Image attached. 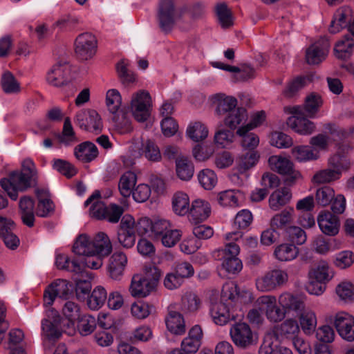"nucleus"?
I'll return each instance as SVG.
<instances>
[{
    "label": "nucleus",
    "instance_id": "obj_55",
    "mask_svg": "<svg viewBox=\"0 0 354 354\" xmlns=\"http://www.w3.org/2000/svg\"><path fill=\"white\" fill-rule=\"evenodd\" d=\"M293 209H284L274 215L270 220V225L274 229H283L292 221Z\"/></svg>",
    "mask_w": 354,
    "mask_h": 354
},
{
    "label": "nucleus",
    "instance_id": "obj_5",
    "mask_svg": "<svg viewBox=\"0 0 354 354\" xmlns=\"http://www.w3.org/2000/svg\"><path fill=\"white\" fill-rule=\"evenodd\" d=\"M35 181L36 179L24 172L12 171L8 178H3L0 181V185L9 197L15 201L18 198L19 192L26 190Z\"/></svg>",
    "mask_w": 354,
    "mask_h": 354
},
{
    "label": "nucleus",
    "instance_id": "obj_20",
    "mask_svg": "<svg viewBox=\"0 0 354 354\" xmlns=\"http://www.w3.org/2000/svg\"><path fill=\"white\" fill-rule=\"evenodd\" d=\"M317 224L321 232L327 235L333 236L339 231L340 222L339 218L329 211H322L317 216Z\"/></svg>",
    "mask_w": 354,
    "mask_h": 354
},
{
    "label": "nucleus",
    "instance_id": "obj_36",
    "mask_svg": "<svg viewBox=\"0 0 354 354\" xmlns=\"http://www.w3.org/2000/svg\"><path fill=\"white\" fill-rule=\"evenodd\" d=\"M291 197L292 194L289 188L282 187L277 189L270 196V207L272 210L277 211L281 207L288 203Z\"/></svg>",
    "mask_w": 354,
    "mask_h": 354
},
{
    "label": "nucleus",
    "instance_id": "obj_45",
    "mask_svg": "<svg viewBox=\"0 0 354 354\" xmlns=\"http://www.w3.org/2000/svg\"><path fill=\"white\" fill-rule=\"evenodd\" d=\"M341 177L338 170H334L330 167L317 171L312 178V182L315 184L330 183L339 179Z\"/></svg>",
    "mask_w": 354,
    "mask_h": 354
},
{
    "label": "nucleus",
    "instance_id": "obj_12",
    "mask_svg": "<svg viewBox=\"0 0 354 354\" xmlns=\"http://www.w3.org/2000/svg\"><path fill=\"white\" fill-rule=\"evenodd\" d=\"M346 27L354 36V13L348 6L341 7L335 12L328 30L332 34H336Z\"/></svg>",
    "mask_w": 354,
    "mask_h": 354
},
{
    "label": "nucleus",
    "instance_id": "obj_8",
    "mask_svg": "<svg viewBox=\"0 0 354 354\" xmlns=\"http://www.w3.org/2000/svg\"><path fill=\"white\" fill-rule=\"evenodd\" d=\"M151 99L148 91L140 90L133 94L131 100V111L135 119L144 122L150 115Z\"/></svg>",
    "mask_w": 354,
    "mask_h": 354
},
{
    "label": "nucleus",
    "instance_id": "obj_39",
    "mask_svg": "<svg viewBox=\"0 0 354 354\" xmlns=\"http://www.w3.org/2000/svg\"><path fill=\"white\" fill-rule=\"evenodd\" d=\"M353 47V39L350 35H346L335 44L334 48L335 55L339 59H346L351 55Z\"/></svg>",
    "mask_w": 354,
    "mask_h": 354
},
{
    "label": "nucleus",
    "instance_id": "obj_58",
    "mask_svg": "<svg viewBox=\"0 0 354 354\" xmlns=\"http://www.w3.org/2000/svg\"><path fill=\"white\" fill-rule=\"evenodd\" d=\"M233 130L220 129L215 133L214 142L217 146L221 148L230 147L234 142V133Z\"/></svg>",
    "mask_w": 354,
    "mask_h": 354
},
{
    "label": "nucleus",
    "instance_id": "obj_49",
    "mask_svg": "<svg viewBox=\"0 0 354 354\" xmlns=\"http://www.w3.org/2000/svg\"><path fill=\"white\" fill-rule=\"evenodd\" d=\"M112 122L115 130L120 134L128 133L132 130L131 120L123 111L113 115Z\"/></svg>",
    "mask_w": 354,
    "mask_h": 354
},
{
    "label": "nucleus",
    "instance_id": "obj_38",
    "mask_svg": "<svg viewBox=\"0 0 354 354\" xmlns=\"http://www.w3.org/2000/svg\"><path fill=\"white\" fill-rule=\"evenodd\" d=\"M278 301L283 310H304L306 308L304 298L288 292L281 294Z\"/></svg>",
    "mask_w": 354,
    "mask_h": 354
},
{
    "label": "nucleus",
    "instance_id": "obj_13",
    "mask_svg": "<svg viewBox=\"0 0 354 354\" xmlns=\"http://www.w3.org/2000/svg\"><path fill=\"white\" fill-rule=\"evenodd\" d=\"M71 78V66L66 61H59L47 71L46 80L48 84L60 87L68 84Z\"/></svg>",
    "mask_w": 354,
    "mask_h": 354
},
{
    "label": "nucleus",
    "instance_id": "obj_64",
    "mask_svg": "<svg viewBox=\"0 0 354 354\" xmlns=\"http://www.w3.org/2000/svg\"><path fill=\"white\" fill-rule=\"evenodd\" d=\"M270 145L279 149L288 148L293 144L292 139L283 132H274L270 135Z\"/></svg>",
    "mask_w": 354,
    "mask_h": 354
},
{
    "label": "nucleus",
    "instance_id": "obj_34",
    "mask_svg": "<svg viewBox=\"0 0 354 354\" xmlns=\"http://www.w3.org/2000/svg\"><path fill=\"white\" fill-rule=\"evenodd\" d=\"M167 329L173 334L183 335L185 332V320L178 311H169L165 319Z\"/></svg>",
    "mask_w": 354,
    "mask_h": 354
},
{
    "label": "nucleus",
    "instance_id": "obj_27",
    "mask_svg": "<svg viewBox=\"0 0 354 354\" xmlns=\"http://www.w3.org/2000/svg\"><path fill=\"white\" fill-rule=\"evenodd\" d=\"M260 159V154L254 150H250L238 156L236 169L240 174H245L254 168Z\"/></svg>",
    "mask_w": 354,
    "mask_h": 354
},
{
    "label": "nucleus",
    "instance_id": "obj_63",
    "mask_svg": "<svg viewBox=\"0 0 354 354\" xmlns=\"http://www.w3.org/2000/svg\"><path fill=\"white\" fill-rule=\"evenodd\" d=\"M354 263V253L344 250L335 254L334 264L340 269H346Z\"/></svg>",
    "mask_w": 354,
    "mask_h": 354
},
{
    "label": "nucleus",
    "instance_id": "obj_44",
    "mask_svg": "<svg viewBox=\"0 0 354 354\" xmlns=\"http://www.w3.org/2000/svg\"><path fill=\"white\" fill-rule=\"evenodd\" d=\"M215 13L218 23L223 28H228L233 25L232 12L225 3H218L215 6Z\"/></svg>",
    "mask_w": 354,
    "mask_h": 354
},
{
    "label": "nucleus",
    "instance_id": "obj_62",
    "mask_svg": "<svg viewBox=\"0 0 354 354\" xmlns=\"http://www.w3.org/2000/svg\"><path fill=\"white\" fill-rule=\"evenodd\" d=\"M78 141L73 131L69 118L64 120L63 131L60 136V142L65 145H71Z\"/></svg>",
    "mask_w": 354,
    "mask_h": 354
},
{
    "label": "nucleus",
    "instance_id": "obj_52",
    "mask_svg": "<svg viewBox=\"0 0 354 354\" xmlns=\"http://www.w3.org/2000/svg\"><path fill=\"white\" fill-rule=\"evenodd\" d=\"M312 81L311 76H299L292 80L284 91V95L288 97L294 96L300 89Z\"/></svg>",
    "mask_w": 354,
    "mask_h": 354
},
{
    "label": "nucleus",
    "instance_id": "obj_41",
    "mask_svg": "<svg viewBox=\"0 0 354 354\" xmlns=\"http://www.w3.org/2000/svg\"><path fill=\"white\" fill-rule=\"evenodd\" d=\"M243 194L236 189H228L218 194V202L222 206L235 207L240 205Z\"/></svg>",
    "mask_w": 354,
    "mask_h": 354
},
{
    "label": "nucleus",
    "instance_id": "obj_15",
    "mask_svg": "<svg viewBox=\"0 0 354 354\" xmlns=\"http://www.w3.org/2000/svg\"><path fill=\"white\" fill-rule=\"evenodd\" d=\"M75 122L87 131L98 133L102 129L99 114L94 110H80L75 115Z\"/></svg>",
    "mask_w": 354,
    "mask_h": 354
},
{
    "label": "nucleus",
    "instance_id": "obj_29",
    "mask_svg": "<svg viewBox=\"0 0 354 354\" xmlns=\"http://www.w3.org/2000/svg\"><path fill=\"white\" fill-rule=\"evenodd\" d=\"M74 155L82 162H90L97 157L98 149L95 144L86 141L75 147Z\"/></svg>",
    "mask_w": 354,
    "mask_h": 354
},
{
    "label": "nucleus",
    "instance_id": "obj_32",
    "mask_svg": "<svg viewBox=\"0 0 354 354\" xmlns=\"http://www.w3.org/2000/svg\"><path fill=\"white\" fill-rule=\"evenodd\" d=\"M100 197V192L95 191L84 202V205L88 206L93 203L89 211L91 216L97 219H104L107 206L103 202L98 201Z\"/></svg>",
    "mask_w": 354,
    "mask_h": 354
},
{
    "label": "nucleus",
    "instance_id": "obj_10",
    "mask_svg": "<svg viewBox=\"0 0 354 354\" xmlns=\"http://www.w3.org/2000/svg\"><path fill=\"white\" fill-rule=\"evenodd\" d=\"M97 40L91 32L80 34L75 41V52L77 56L82 60L92 58L96 53Z\"/></svg>",
    "mask_w": 354,
    "mask_h": 354
},
{
    "label": "nucleus",
    "instance_id": "obj_3",
    "mask_svg": "<svg viewBox=\"0 0 354 354\" xmlns=\"http://www.w3.org/2000/svg\"><path fill=\"white\" fill-rule=\"evenodd\" d=\"M73 311H48L41 320L42 335L49 341L59 339L63 330L74 326Z\"/></svg>",
    "mask_w": 354,
    "mask_h": 354
},
{
    "label": "nucleus",
    "instance_id": "obj_50",
    "mask_svg": "<svg viewBox=\"0 0 354 354\" xmlns=\"http://www.w3.org/2000/svg\"><path fill=\"white\" fill-rule=\"evenodd\" d=\"M106 104L109 111L112 115L122 111L121 110L122 97L117 89L112 88L107 91L106 95Z\"/></svg>",
    "mask_w": 354,
    "mask_h": 354
},
{
    "label": "nucleus",
    "instance_id": "obj_19",
    "mask_svg": "<svg viewBox=\"0 0 354 354\" xmlns=\"http://www.w3.org/2000/svg\"><path fill=\"white\" fill-rule=\"evenodd\" d=\"M128 258L125 252L121 250L115 251L109 257L107 272L113 280H120L127 266Z\"/></svg>",
    "mask_w": 354,
    "mask_h": 354
},
{
    "label": "nucleus",
    "instance_id": "obj_33",
    "mask_svg": "<svg viewBox=\"0 0 354 354\" xmlns=\"http://www.w3.org/2000/svg\"><path fill=\"white\" fill-rule=\"evenodd\" d=\"M292 155L299 162L317 160L321 157V154L309 145H299L293 147Z\"/></svg>",
    "mask_w": 354,
    "mask_h": 354
},
{
    "label": "nucleus",
    "instance_id": "obj_47",
    "mask_svg": "<svg viewBox=\"0 0 354 354\" xmlns=\"http://www.w3.org/2000/svg\"><path fill=\"white\" fill-rule=\"evenodd\" d=\"M107 293L104 288L97 286L87 298L86 303L90 310H99L104 304Z\"/></svg>",
    "mask_w": 354,
    "mask_h": 354
},
{
    "label": "nucleus",
    "instance_id": "obj_53",
    "mask_svg": "<svg viewBox=\"0 0 354 354\" xmlns=\"http://www.w3.org/2000/svg\"><path fill=\"white\" fill-rule=\"evenodd\" d=\"M328 167L334 170H338L342 176V171L347 170L350 167L349 160L342 154L337 152L329 156L327 160Z\"/></svg>",
    "mask_w": 354,
    "mask_h": 354
},
{
    "label": "nucleus",
    "instance_id": "obj_1",
    "mask_svg": "<svg viewBox=\"0 0 354 354\" xmlns=\"http://www.w3.org/2000/svg\"><path fill=\"white\" fill-rule=\"evenodd\" d=\"M57 297L66 301L63 310H80L84 304L79 296H73V285L65 279H56L46 288L44 306L46 308L51 306Z\"/></svg>",
    "mask_w": 354,
    "mask_h": 354
},
{
    "label": "nucleus",
    "instance_id": "obj_16",
    "mask_svg": "<svg viewBox=\"0 0 354 354\" xmlns=\"http://www.w3.org/2000/svg\"><path fill=\"white\" fill-rule=\"evenodd\" d=\"M330 42L326 37L312 44L306 51V62L309 64H318L323 62L328 55Z\"/></svg>",
    "mask_w": 354,
    "mask_h": 354
},
{
    "label": "nucleus",
    "instance_id": "obj_30",
    "mask_svg": "<svg viewBox=\"0 0 354 354\" xmlns=\"http://www.w3.org/2000/svg\"><path fill=\"white\" fill-rule=\"evenodd\" d=\"M80 311H73L74 323L77 322V328L82 336L91 334L96 328L95 318L88 314L80 315Z\"/></svg>",
    "mask_w": 354,
    "mask_h": 354
},
{
    "label": "nucleus",
    "instance_id": "obj_46",
    "mask_svg": "<svg viewBox=\"0 0 354 354\" xmlns=\"http://www.w3.org/2000/svg\"><path fill=\"white\" fill-rule=\"evenodd\" d=\"M339 300L345 304L354 302V283L349 281L340 282L335 288Z\"/></svg>",
    "mask_w": 354,
    "mask_h": 354
},
{
    "label": "nucleus",
    "instance_id": "obj_24",
    "mask_svg": "<svg viewBox=\"0 0 354 354\" xmlns=\"http://www.w3.org/2000/svg\"><path fill=\"white\" fill-rule=\"evenodd\" d=\"M13 221L0 216V236L6 247L10 250H15L20 243L19 239L13 232Z\"/></svg>",
    "mask_w": 354,
    "mask_h": 354
},
{
    "label": "nucleus",
    "instance_id": "obj_26",
    "mask_svg": "<svg viewBox=\"0 0 354 354\" xmlns=\"http://www.w3.org/2000/svg\"><path fill=\"white\" fill-rule=\"evenodd\" d=\"M248 112L243 107H236L234 110L225 115L224 124L231 130H237L245 126L248 120Z\"/></svg>",
    "mask_w": 354,
    "mask_h": 354
},
{
    "label": "nucleus",
    "instance_id": "obj_25",
    "mask_svg": "<svg viewBox=\"0 0 354 354\" xmlns=\"http://www.w3.org/2000/svg\"><path fill=\"white\" fill-rule=\"evenodd\" d=\"M155 287L153 283L145 279L141 274H136L132 278L129 291L134 297H145Z\"/></svg>",
    "mask_w": 354,
    "mask_h": 354
},
{
    "label": "nucleus",
    "instance_id": "obj_31",
    "mask_svg": "<svg viewBox=\"0 0 354 354\" xmlns=\"http://www.w3.org/2000/svg\"><path fill=\"white\" fill-rule=\"evenodd\" d=\"M186 136L195 142L206 139L209 134L207 126L201 121L190 122L186 129Z\"/></svg>",
    "mask_w": 354,
    "mask_h": 354
},
{
    "label": "nucleus",
    "instance_id": "obj_17",
    "mask_svg": "<svg viewBox=\"0 0 354 354\" xmlns=\"http://www.w3.org/2000/svg\"><path fill=\"white\" fill-rule=\"evenodd\" d=\"M342 338L347 342L354 341V317L348 314H338L330 319Z\"/></svg>",
    "mask_w": 354,
    "mask_h": 354
},
{
    "label": "nucleus",
    "instance_id": "obj_48",
    "mask_svg": "<svg viewBox=\"0 0 354 354\" xmlns=\"http://www.w3.org/2000/svg\"><path fill=\"white\" fill-rule=\"evenodd\" d=\"M299 320L303 332L309 335L315 330L317 326V318L313 311H301Z\"/></svg>",
    "mask_w": 354,
    "mask_h": 354
},
{
    "label": "nucleus",
    "instance_id": "obj_40",
    "mask_svg": "<svg viewBox=\"0 0 354 354\" xmlns=\"http://www.w3.org/2000/svg\"><path fill=\"white\" fill-rule=\"evenodd\" d=\"M176 171L178 177L182 180H189L194 175V165L187 158L184 156L176 159Z\"/></svg>",
    "mask_w": 354,
    "mask_h": 354
},
{
    "label": "nucleus",
    "instance_id": "obj_18",
    "mask_svg": "<svg viewBox=\"0 0 354 354\" xmlns=\"http://www.w3.org/2000/svg\"><path fill=\"white\" fill-rule=\"evenodd\" d=\"M159 26L164 32L170 31L176 20V12L173 0H160L158 12Z\"/></svg>",
    "mask_w": 354,
    "mask_h": 354
},
{
    "label": "nucleus",
    "instance_id": "obj_51",
    "mask_svg": "<svg viewBox=\"0 0 354 354\" xmlns=\"http://www.w3.org/2000/svg\"><path fill=\"white\" fill-rule=\"evenodd\" d=\"M200 185L206 190H212L218 183L216 174L210 169H204L197 175Z\"/></svg>",
    "mask_w": 354,
    "mask_h": 354
},
{
    "label": "nucleus",
    "instance_id": "obj_2",
    "mask_svg": "<svg viewBox=\"0 0 354 354\" xmlns=\"http://www.w3.org/2000/svg\"><path fill=\"white\" fill-rule=\"evenodd\" d=\"M73 251L77 255H109L112 251V243L107 234L99 232L93 237L86 234H80L75 240Z\"/></svg>",
    "mask_w": 354,
    "mask_h": 354
},
{
    "label": "nucleus",
    "instance_id": "obj_54",
    "mask_svg": "<svg viewBox=\"0 0 354 354\" xmlns=\"http://www.w3.org/2000/svg\"><path fill=\"white\" fill-rule=\"evenodd\" d=\"M1 86L6 93L15 94L20 91L19 83L10 72H6L1 77Z\"/></svg>",
    "mask_w": 354,
    "mask_h": 354
},
{
    "label": "nucleus",
    "instance_id": "obj_21",
    "mask_svg": "<svg viewBox=\"0 0 354 354\" xmlns=\"http://www.w3.org/2000/svg\"><path fill=\"white\" fill-rule=\"evenodd\" d=\"M189 214L191 223L197 225L205 221L211 214L209 203L203 199H196L192 202Z\"/></svg>",
    "mask_w": 354,
    "mask_h": 354
},
{
    "label": "nucleus",
    "instance_id": "obj_14",
    "mask_svg": "<svg viewBox=\"0 0 354 354\" xmlns=\"http://www.w3.org/2000/svg\"><path fill=\"white\" fill-rule=\"evenodd\" d=\"M291 113L294 115L289 117L287 120L288 125L295 132L303 136L312 134L315 130V124L308 119L301 117L302 107L295 106L291 108Z\"/></svg>",
    "mask_w": 354,
    "mask_h": 354
},
{
    "label": "nucleus",
    "instance_id": "obj_6",
    "mask_svg": "<svg viewBox=\"0 0 354 354\" xmlns=\"http://www.w3.org/2000/svg\"><path fill=\"white\" fill-rule=\"evenodd\" d=\"M288 280V274L284 270L274 268L266 271L255 281L257 289L260 292H270L283 286Z\"/></svg>",
    "mask_w": 354,
    "mask_h": 354
},
{
    "label": "nucleus",
    "instance_id": "obj_37",
    "mask_svg": "<svg viewBox=\"0 0 354 354\" xmlns=\"http://www.w3.org/2000/svg\"><path fill=\"white\" fill-rule=\"evenodd\" d=\"M171 205L176 214L185 216L189 210V198L187 194L177 192L173 195Z\"/></svg>",
    "mask_w": 354,
    "mask_h": 354
},
{
    "label": "nucleus",
    "instance_id": "obj_57",
    "mask_svg": "<svg viewBox=\"0 0 354 354\" xmlns=\"http://www.w3.org/2000/svg\"><path fill=\"white\" fill-rule=\"evenodd\" d=\"M142 154V143L138 139L134 140L129 147V158L122 156V160L125 166L129 167L135 163V159L140 158Z\"/></svg>",
    "mask_w": 354,
    "mask_h": 354
},
{
    "label": "nucleus",
    "instance_id": "obj_59",
    "mask_svg": "<svg viewBox=\"0 0 354 354\" xmlns=\"http://www.w3.org/2000/svg\"><path fill=\"white\" fill-rule=\"evenodd\" d=\"M330 142V138L326 133H319L313 136L309 141L313 149H315L320 154L321 151H326L328 150Z\"/></svg>",
    "mask_w": 354,
    "mask_h": 354
},
{
    "label": "nucleus",
    "instance_id": "obj_4",
    "mask_svg": "<svg viewBox=\"0 0 354 354\" xmlns=\"http://www.w3.org/2000/svg\"><path fill=\"white\" fill-rule=\"evenodd\" d=\"M243 236L241 231H234L226 233L225 238L229 243H227L224 248L218 250L222 255V268L230 274H237L243 268L242 261L238 258L240 252L239 246L234 241H238Z\"/></svg>",
    "mask_w": 354,
    "mask_h": 354
},
{
    "label": "nucleus",
    "instance_id": "obj_60",
    "mask_svg": "<svg viewBox=\"0 0 354 354\" xmlns=\"http://www.w3.org/2000/svg\"><path fill=\"white\" fill-rule=\"evenodd\" d=\"M335 196L334 189L329 186H323L317 189L315 200L322 206L329 205Z\"/></svg>",
    "mask_w": 354,
    "mask_h": 354
},
{
    "label": "nucleus",
    "instance_id": "obj_35",
    "mask_svg": "<svg viewBox=\"0 0 354 354\" xmlns=\"http://www.w3.org/2000/svg\"><path fill=\"white\" fill-rule=\"evenodd\" d=\"M274 254L279 261H290L299 254V248L292 243H282L276 247Z\"/></svg>",
    "mask_w": 354,
    "mask_h": 354
},
{
    "label": "nucleus",
    "instance_id": "obj_7",
    "mask_svg": "<svg viewBox=\"0 0 354 354\" xmlns=\"http://www.w3.org/2000/svg\"><path fill=\"white\" fill-rule=\"evenodd\" d=\"M237 291V285L234 281L226 282L222 287L219 302L216 301V292H212L209 296V305L207 307L210 308L211 310H230V308L234 307Z\"/></svg>",
    "mask_w": 354,
    "mask_h": 354
},
{
    "label": "nucleus",
    "instance_id": "obj_28",
    "mask_svg": "<svg viewBox=\"0 0 354 354\" xmlns=\"http://www.w3.org/2000/svg\"><path fill=\"white\" fill-rule=\"evenodd\" d=\"M19 213L22 222L29 227L34 225L35 223V202L29 196H23L20 198L19 203Z\"/></svg>",
    "mask_w": 354,
    "mask_h": 354
},
{
    "label": "nucleus",
    "instance_id": "obj_9",
    "mask_svg": "<svg viewBox=\"0 0 354 354\" xmlns=\"http://www.w3.org/2000/svg\"><path fill=\"white\" fill-rule=\"evenodd\" d=\"M268 164L272 170L286 177V180L293 183L301 178V173L295 169L293 162L288 158L274 155L269 158Z\"/></svg>",
    "mask_w": 354,
    "mask_h": 354
},
{
    "label": "nucleus",
    "instance_id": "obj_43",
    "mask_svg": "<svg viewBox=\"0 0 354 354\" xmlns=\"http://www.w3.org/2000/svg\"><path fill=\"white\" fill-rule=\"evenodd\" d=\"M136 181L137 176L135 173L127 171L123 174L118 183V189L120 194L124 197L130 196Z\"/></svg>",
    "mask_w": 354,
    "mask_h": 354
},
{
    "label": "nucleus",
    "instance_id": "obj_22",
    "mask_svg": "<svg viewBox=\"0 0 354 354\" xmlns=\"http://www.w3.org/2000/svg\"><path fill=\"white\" fill-rule=\"evenodd\" d=\"M212 102L215 107V113L225 115L236 108L238 101L236 97L224 93H216L212 97Z\"/></svg>",
    "mask_w": 354,
    "mask_h": 354
},
{
    "label": "nucleus",
    "instance_id": "obj_23",
    "mask_svg": "<svg viewBox=\"0 0 354 354\" xmlns=\"http://www.w3.org/2000/svg\"><path fill=\"white\" fill-rule=\"evenodd\" d=\"M273 333L277 339L292 340L300 333V328L294 319H288L281 324L274 327Z\"/></svg>",
    "mask_w": 354,
    "mask_h": 354
},
{
    "label": "nucleus",
    "instance_id": "obj_61",
    "mask_svg": "<svg viewBox=\"0 0 354 354\" xmlns=\"http://www.w3.org/2000/svg\"><path fill=\"white\" fill-rule=\"evenodd\" d=\"M142 155L150 161L156 162L161 159V153L158 147L150 140L142 143Z\"/></svg>",
    "mask_w": 354,
    "mask_h": 354
},
{
    "label": "nucleus",
    "instance_id": "obj_56",
    "mask_svg": "<svg viewBox=\"0 0 354 354\" xmlns=\"http://www.w3.org/2000/svg\"><path fill=\"white\" fill-rule=\"evenodd\" d=\"M199 297L194 292H186L181 299L180 308L182 310H198L205 308Z\"/></svg>",
    "mask_w": 354,
    "mask_h": 354
},
{
    "label": "nucleus",
    "instance_id": "obj_11",
    "mask_svg": "<svg viewBox=\"0 0 354 354\" xmlns=\"http://www.w3.org/2000/svg\"><path fill=\"white\" fill-rule=\"evenodd\" d=\"M230 335L233 343L240 348H248L256 343L250 326L245 322L234 324L230 328Z\"/></svg>",
    "mask_w": 354,
    "mask_h": 354
},
{
    "label": "nucleus",
    "instance_id": "obj_42",
    "mask_svg": "<svg viewBox=\"0 0 354 354\" xmlns=\"http://www.w3.org/2000/svg\"><path fill=\"white\" fill-rule=\"evenodd\" d=\"M322 104V96L319 94L312 93L306 96L302 109L305 111L308 117L315 118Z\"/></svg>",
    "mask_w": 354,
    "mask_h": 354
}]
</instances>
